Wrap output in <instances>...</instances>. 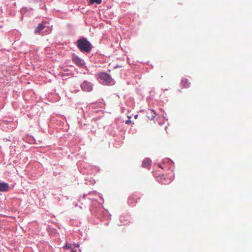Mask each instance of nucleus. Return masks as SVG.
<instances>
[{"mask_svg":"<svg viewBox=\"0 0 252 252\" xmlns=\"http://www.w3.org/2000/svg\"><path fill=\"white\" fill-rule=\"evenodd\" d=\"M77 46L82 52L89 53L92 48L91 43L84 37L80 38L77 41Z\"/></svg>","mask_w":252,"mask_h":252,"instance_id":"1","label":"nucleus"},{"mask_svg":"<svg viewBox=\"0 0 252 252\" xmlns=\"http://www.w3.org/2000/svg\"><path fill=\"white\" fill-rule=\"evenodd\" d=\"M97 76L98 81L103 85H108L112 81L111 77L106 73L100 72L98 74Z\"/></svg>","mask_w":252,"mask_h":252,"instance_id":"2","label":"nucleus"},{"mask_svg":"<svg viewBox=\"0 0 252 252\" xmlns=\"http://www.w3.org/2000/svg\"><path fill=\"white\" fill-rule=\"evenodd\" d=\"M81 87L83 91L86 92H90L93 90L92 84L87 81H84L81 84Z\"/></svg>","mask_w":252,"mask_h":252,"instance_id":"3","label":"nucleus"},{"mask_svg":"<svg viewBox=\"0 0 252 252\" xmlns=\"http://www.w3.org/2000/svg\"><path fill=\"white\" fill-rule=\"evenodd\" d=\"M72 61L77 65L79 67H83L85 65L84 61L77 56L72 57Z\"/></svg>","mask_w":252,"mask_h":252,"instance_id":"4","label":"nucleus"},{"mask_svg":"<svg viewBox=\"0 0 252 252\" xmlns=\"http://www.w3.org/2000/svg\"><path fill=\"white\" fill-rule=\"evenodd\" d=\"M9 189V186L7 183L5 182L0 183V191H7Z\"/></svg>","mask_w":252,"mask_h":252,"instance_id":"5","label":"nucleus"},{"mask_svg":"<svg viewBox=\"0 0 252 252\" xmlns=\"http://www.w3.org/2000/svg\"><path fill=\"white\" fill-rule=\"evenodd\" d=\"M128 199L129 203H135L137 201V195L136 194H132L129 196Z\"/></svg>","mask_w":252,"mask_h":252,"instance_id":"6","label":"nucleus"},{"mask_svg":"<svg viewBox=\"0 0 252 252\" xmlns=\"http://www.w3.org/2000/svg\"><path fill=\"white\" fill-rule=\"evenodd\" d=\"M156 116V114L153 110H149L147 113V117L149 120H153Z\"/></svg>","mask_w":252,"mask_h":252,"instance_id":"7","label":"nucleus"},{"mask_svg":"<svg viewBox=\"0 0 252 252\" xmlns=\"http://www.w3.org/2000/svg\"><path fill=\"white\" fill-rule=\"evenodd\" d=\"M190 83L189 82V80L186 78H184L182 80L181 85L182 87L185 88H189L190 86Z\"/></svg>","mask_w":252,"mask_h":252,"instance_id":"8","label":"nucleus"},{"mask_svg":"<svg viewBox=\"0 0 252 252\" xmlns=\"http://www.w3.org/2000/svg\"><path fill=\"white\" fill-rule=\"evenodd\" d=\"M45 28V26L43 25V23H41L38 25L37 27H36L35 29V32L38 33L39 32L43 30Z\"/></svg>","mask_w":252,"mask_h":252,"instance_id":"9","label":"nucleus"},{"mask_svg":"<svg viewBox=\"0 0 252 252\" xmlns=\"http://www.w3.org/2000/svg\"><path fill=\"white\" fill-rule=\"evenodd\" d=\"M143 166L145 168H148L150 165V162L148 160H144L142 163Z\"/></svg>","mask_w":252,"mask_h":252,"instance_id":"10","label":"nucleus"},{"mask_svg":"<svg viewBox=\"0 0 252 252\" xmlns=\"http://www.w3.org/2000/svg\"><path fill=\"white\" fill-rule=\"evenodd\" d=\"M101 2H102L101 0H89V2L91 4H93L94 3H96L97 4H100L101 3Z\"/></svg>","mask_w":252,"mask_h":252,"instance_id":"11","label":"nucleus"},{"mask_svg":"<svg viewBox=\"0 0 252 252\" xmlns=\"http://www.w3.org/2000/svg\"><path fill=\"white\" fill-rule=\"evenodd\" d=\"M72 248L71 244L66 243V245L64 246V248L66 249H70Z\"/></svg>","mask_w":252,"mask_h":252,"instance_id":"12","label":"nucleus"},{"mask_svg":"<svg viewBox=\"0 0 252 252\" xmlns=\"http://www.w3.org/2000/svg\"><path fill=\"white\" fill-rule=\"evenodd\" d=\"M130 122H131V121H130V120H127V121H126V124H129Z\"/></svg>","mask_w":252,"mask_h":252,"instance_id":"13","label":"nucleus"},{"mask_svg":"<svg viewBox=\"0 0 252 252\" xmlns=\"http://www.w3.org/2000/svg\"><path fill=\"white\" fill-rule=\"evenodd\" d=\"M163 178V179H165V177H164V175H162L161 177V178L160 179V180H162V178Z\"/></svg>","mask_w":252,"mask_h":252,"instance_id":"14","label":"nucleus"},{"mask_svg":"<svg viewBox=\"0 0 252 252\" xmlns=\"http://www.w3.org/2000/svg\"><path fill=\"white\" fill-rule=\"evenodd\" d=\"M75 247H79V244H75L74 245Z\"/></svg>","mask_w":252,"mask_h":252,"instance_id":"15","label":"nucleus"},{"mask_svg":"<svg viewBox=\"0 0 252 252\" xmlns=\"http://www.w3.org/2000/svg\"><path fill=\"white\" fill-rule=\"evenodd\" d=\"M72 252H77L76 250H74V249H72L71 250Z\"/></svg>","mask_w":252,"mask_h":252,"instance_id":"16","label":"nucleus"},{"mask_svg":"<svg viewBox=\"0 0 252 252\" xmlns=\"http://www.w3.org/2000/svg\"><path fill=\"white\" fill-rule=\"evenodd\" d=\"M122 67V66H121L117 65V66H115V68H117V67Z\"/></svg>","mask_w":252,"mask_h":252,"instance_id":"17","label":"nucleus"},{"mask_svg":"<svg viewBox=\"0 0 252 252\" xmlns=\"http://www.w3.org/2000/svg\"><path fill=\"white\" fill-rule=\"evenodd\" d=\"M137 115H136V116H135V118H137Z\"/></svg>","mask_w":252,"mask_h":252,"instance_id":"18","label":"nucleus"},{"mask_svg":"<svg viewBox=\"0 0 252 252\" xmlns=\"http://www.w3.org/2000/svg\"><path fill=\"white\" fill-rule=\"evenodd\" d=\"M40 0H38V1H40Z\"/></svg>","mask_w":252,"mask_h":252,"instance_id":"19","label":"nucleus"}]
</instances>
